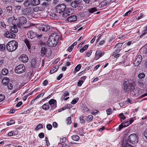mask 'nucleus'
<instances>
[{"mask_svg":"<svg viewBox=\"0 0 147 147\" xmlns=\"http://www.w3.org/2000/svg\"><path fill=\"white\" fill-rule=\"evenodd\" d=\"M81 68V65L80 64L78 65L75 68V70L74 71V73L75 74L77 71H78Z\"/></svg>","mask_w":147,"mask_h":147,"instance_id":"obj_30","label":"nucleus"},{"mask_svg":"<svg viewBox=\"0 0 147 147\" xmlns=\"http://www.w3.org/2000/svg\"><path fill=\"white\" fill-rule=\"evenodd\" d=\"M7 85L8 88L9 89L11 90L12 89L13 85L11 84H7Z\"/></svg>","mask_w":147,"mask_h":147,"instance_id":"obj_57","label":"nucleus"},{"mask_svg":"<svg viewBox=\"0 0 147 147\" xmlns=\"http://www.w3.org/2000/svg\"><path fill=\"white\" fill-rule=\"evenodd\" d=\"M57 42L53 37H49L47 42V44L49 46L53 47L55 46L56 45Z\"/></svg>","mask_w":147,"mask_h":147,"instance_id":"obj_6","label":"nucleus"},{"mask_svg":"<svg viewBox=\"0 0 147 147\" xmlns=\"http://www.w3.org/2000/svg\"><path fill=\"white\" fill-rule=\"evenodd\" d=\"M78 4L79 3L78 2V1H73L71 3V5L72 7L76 8L77 6H78Z\"/></svg>","mask_w":147,"mask_h":147,"instance_id":"obj_22","label":"nucleus"},{"mask_svg":"<svg viewBox=\"0 0 147 147\" xmlns=\"http://www.w3.org/2000/svg\"><path fill=\"white\" fill-rule=\"evenodd\" d=\"M127 141L132 144L138 142V140L136 134H133L130 135L128 138Z\"/></svg>","mask_w":147,"mask_h":147,"instance_id":"obj_2","label":"nucleus"},{"mask_svg":"<svg viewBox=\"0 0 147 147\" xmlns=\"http://www.w3.org/2000/svg\"><path fill=\"white\" fill-rule=\"evenodd\" d=\"M44 9L42 7H34L33 9V10L35 12H38L40 11H42Z\"/></svg>","mask_w":147,"mask_h":147,"instance_id":"obj_16","label":"nucleus"},{"mask_svg":"<svg viewBox=\"0 0 147 147\" xmlns=\"http://www.w3.org/2000/svg\"><path fill=\"white\" fill-rule=\"evenodd\" d=\"M38 28L40 30L46 32L50 29V27L47 25H41L39 26Z\"/></svg>","mask_w":147,"mask_h":147,"instance_id":"obj_7","label":"nucleus"},{"mask_svg":"<svg viewBox=\"0 0 147 147\" xmlns=\"http://www.w3.org/2000/svg\"><path fill=\"white\" fill-rule=\"evenodd\" d=\"M46 48L45 47H42L41 48V55L42 56H44L45 54V51H46Z\"/></svg>","mask_w":147,"mask_h":147,"instance_id":"obj_23","label":"nucleus"},{"mask_svg":"<svg viewBox=\"0 0 147 147\" xmlns=\"http://www.w3.org/2000/svg\"><path fill=\"white\" fill-rule=\"evenodd\" d=\"M52 127V126L51 124H48L47 125V128L48 130H51Z\"/></svg>","mask_w":147,"mask_h":147,"instance_id":"obj_53","label":"nucleus"},{"mask_svg":"<svg viewBox=\"0 0 147 147\" xmlns=\"http://www.w3.org/2000/svg\"><path fill=\"white\" fill-rule=\"evenodd\" d=\"M11 37H16V35L13 33H16L18 31V29L17 28L16 25H13V26H11Z\"/></svg>","mask_w":147,"mask_h":147,"instance_id":"obj_8","label":"nucleus"},{"mask_svg":"<svg viewBox=\"0 0 147 147\" xmlns=\"http://www.w3.org/2000/svg\"><path fill=\"white\" fill-rule=\"evenodd\" d=\"M93 119V116L92 115L88 116L86 118V120L87 121H91Z\"/></svg>","mask_w":147,"mask_h":147,"instance_id":"obj_41","label":"nucleus"},{"mask_svg":"<svg viewBox=\"0 0 147 147\" xmlns=\"http://www.w3.org/2000/svg\"><path fill=\"white\" fill-rule=\"evenodd\" d=\"M42 108L43 109L48 110L49 109V104L47 103L43 105L42 106Z\"/></svg>","mask_w":147,"mask_h":147,"instance_id":"obj_32","label":"nucleus"},{"mask_svg":"<svg viewBox=\"0 0 147 147\" xmlns=\"http://www.w3.org/2000/svg\"><path fill=\"white\" fill-rule=\"evenodd\" d=\"M74 48V46L72 45L70 46L68 48V50L69 52H71Z\"/></svg>","mask_w":147,"mask_h":147,"instance_id":"obj_60","label":"nucleus"},{"mask_svg":"<svg viewBox=\"0 0 147 147\" xmlns=\"http://www.w3.org/2000/svg\"><path fill=\"white\" fill-rule=\"evenodd\" d=\"M58 67V66H56L52 68L50 71L51 74H52L56 72L57 70Z\"/></svg>","mask_w":147,"mask_h":147,"instance_id":"obj_26","label":"nucleus"},{"mask_svg":"<svg viewBox=\"0 0 147 147\" xmlns=\"http://www.w3.org/2000/svg\"><path fill=\"white\" fill-rule=\"evenodd\" d=\"M1 73L2 75L5 76L7 74H8V71L7 69L4 68L2 70Z\"/></svg>","mask_w":147,"mask_h":147,"instance_id":"obj_27","label":"nucleus"},{"mask_svg":"<svg viewBox=\"0 0 147 147\" xmlns=\"http://www.w3.org/2000/svg\"><path fill=\"white\" fill-rule=\"evenodd\" d=\"M15 123V121H14L13 120H10L7 123V126H9Z\"/></svg>","mask_w":147,"mask_h":147,"instance_id":"obj_42","label":"nucleus"},{"mask_svg":"<svg viewBox=\"0 0 147 147\" xmlns=\"http://www.w3.org/2000/svg\"><path fill=\"white\" fill-rule=\"evenodd\" d=\"M5 45L4 44H0V50L3 51L5 50Z\"/></svg>","mask_w":147,"mask_h":147,"instance_id":"obj_38","label":"nucleus"},{"mask_svg":"<svg viewBox=\"0 0 147 147\" xmlns=\"http://www.w3.org/2000/svg\"><path fill=\"white\" fill-rule=\"evenodd\" d=\"M83 82V80H80L79 81V82H78V86H81L82 83Z\"/></svg>","mask_w":147,"mask_h":147,"instance_id":"obj_64","label":"nucleus"},{"mask_svg":"<svg viewBox=\"0 0 147 147\" xmlns=\"http://www.w3.org/2000/svg\"><path fill=\"white\" fill-rule=\"evenodd\" d=\"M40 3L39 0H34L32 2V4L33 5H38Z\"/></svg>","mask_w":147,"mask_h":147,"instance_id":"obj_28","label":"nucleus"},{"mask_svg":"<svg viewBox=\"0 0 147 147\" xmlns=\"http://www.w3.org/2000/svg\"><path fill=\"white\" fill-rule=\"evenodd\" d=\"M106 112H107V114L108 115H110V114H111V113L112 112V109H111L110 108L108 109H107L106 110Z\"/></svg>","mask_w":147,"mask_h":147,"instance_id":"obj_46","label":"nucleus"},{"mask_svg":"<svg viewBox=\"0 0 147 147\" xmlns=\"http://www.w3.org/2000/svg\"><path fill=\"white\" fill-rule=\"evenodd\" d=\"M44 94V93L42 92L37 95L35 98V99H36L40 97L41 96H42Z\"/></svg>","mask_w":147,"mask_h":147,"instance_id":"obj_51","label":"nucleus"},{"mask_svg":"<svg viewBox=\"0 0 147 147\" xmlns=\"http://www.w3.org/2000/svg\"><path fill=\"white\" fill-rule=\"evenodd\" d=\"M72 138L74 141H78L79 139V137L76 135H74L72 136Z\"/></svg>","mask_w":147,"mask_h":147,"instance_id":"obj_29","label":"nucleus"},{"mask_svg":"<svg viewBox=\"0 0 147 147\" xmlns=\"http://www.w3.org/2000/svg\"><path fill=\"white\" fill-rule=\"evenodd\" d=\"M135 84L134 82H132L131 84V89L130 90H132L133 89H136L135 87Z\"/></svg>","mask_w":147,"mask_h":147,"instance_id":"obj_47","label":"nucleus"},{"mask_svg":"<svg viewBox=\"0 0 147 147\" xmlns=\"http://www.w3.org/2000/svg\"><path fill=\"white\" fill-rule=\"evenodd\" d=\"M24 42L26 44L28 48L30 49V42L27 39H26L24 40Z\"/></svg>","mask_w":147,"mask_h":147,"instance_id":"obj_33","label":"nucleus"},{"mask_svg":"<svg viewBox=\"0 0 147 147\" xmlns=\"http://www.w3.org/2000/svg\"><path fill=\"white\" fill-rule=\"evenodd\" d=\"M38 136L40 138H42L44 137V135L43 133H40L39 135Z\"/></svg>","mask_w":147,"mask_h":147,"instance_id":"obj_63","label":"nucleus"},{"mask_svg":"<svg viewBox=\"0 0 147 147\" xmlns=\"http://www.w3.org/2000/svg\"><path fill=\"white\" fill-rule=\"evenodd\" d=\"M97 11V9L96 7L92 8L90 9L88 11L91 13H93Z\"/></svg>","mask_w":147,"mask_h":147,"instance_id":"obj_39","label":"nucleus"},{"mask_svg":"<svg viewBox=\"0 0 147 147\" xmlns=\"http://www.w3.org/2000/svg\"><path fill=\"white\" fill-rule=\"evenodd\" d=\"M43 128L42 125L41 124H39L36 127V128L35 129L37 131L41 128Z\"/></svg>","mask_w":147,"mask_h":147,"instance_id":"obj_40","label":"nucleus"},{"mask_svg":"<svg viewBox=\"0 0 147 147\" xmlns=\"http://www.w3.org/2000/svg\"><path fill=\"white\" fill-rule=\"evenodd\" d=\"M4 59L3 58H0V67H2L4 64Z\"/></svg>","mask_w":147,"mask_h":147,"instance_id":"obj_43","label":"nucleus"},{"mask_svg":"<svg viewBox=\"0 0 147 147\" xmlns=\"http://www.w3.org/2000/svg\"><path fill=\"white\" fill-rule=\"evenodd\" d=\"M5 98V96L3 94H0V102L3 101Z\"/></svg>","mask_w":147,"mask_h":147,"instance_id":"obj_49","label":"nucleus"},{"mask_svg":"<svg viewBox=\"0 0 147 147\" xmlns=\"http://www.w3.org/2000/svg\"><path fill=\"white\" fill-rule=\"evenodd\" d=\"M56 13H57L56 12ZM57 13H51L50 14V15L51 16L54 17V18H56L57 16Z\"/></svg>","mask_w":147,"mask_h":147,"instance_id":"obj_55","label":"nucleus"},{"mask_svg":"<svg viewBox=\"0 0 147 147\" xmlns=\"http://www.w3.org/2000/svg\"><path fill=\"white\" fill-rule=\"evenodd\" d=\"M78 98H77L76 99H74V100H72L71 103L72 104L74 105V104H75L78 101Z\"/></svg>","mask_w":147,"mask_h":147,"instance_id":"obj_50","label":"nucleus"},{"mask_svg":"<svg viewBox=\"0 0 147 147\" xmlns=\"http://www.w3.org/2000/svg\"><path fill=\"white\" fill-rule=\"evenodd\" d=\"M25 71V67L24 65L20 64L15 67V71L18 74L24 72Z\"/></svg>","mask_w":147,"mask_h":147,"instance_id":"obj_3","label":"nucleus"},{"mask_svg":"<svg viewBox=\"0 0 147 147\" xmlns=\"http://www.w3.org/2000/svg\"><path fill=\"white\" fill-rule=\"evenodd\" d=\"M92 53V51H88V52H87L86 53V56H87L88 57H89L91 55Z\"/></svg>","mask_w":147,"mask_h":147,"instance_id":"obj_62","label":"nucleus"},{"mask_svg":"<svg viewBox=\"0 0 147 147\" xmlns=\"http://www.w3.org/2000/svg\"><path fill=\"white\" fill-rule=\"evenodd\" d=\"M119 117L121 119L124 120L125 119V117L123 113H121L119 115Z\"/></svg>","mask_w":147,"mask_h":147,"instance_id":"obj_44","label":"nucleus"},{"mask_svg":"<svg viewBox=\"0 0 147 147\" xmlns=\"http://www.w3.org/2000/svg\"><path fill=\"white\" fill-rule=\"evenodd\" d=\"M9 79L8 78L5 77L2 81L3 84L6 85L8 84V83L9 81Z\"/></svg>","mask_w":147,"mask_h":147,"instance_id":"obj_19","label":"nucleus"},{"mask_svg":"<svg viewBox=\"0 0 147 147\" xmlns=\"http://www.w3.org/2000/svg\"><path fill=\"white\" fill-rule=\"evenodd\" d=\"M142 136L144 138L147 140V129L144 130L142 133Z\"/></svg>","mask_w":147,"mask_h":147,"instance_id":"obj_35","label":"nucleus"},{"mask_svg":"<svg viewBox=\"0 0 147 147\" xmlns=\"http://www.w3.org/2000/svg\"><path fill=\"white\" fill-rule=\"evenodd\" d=\"M19 58L20 60L24 63H26L28 61V57L27 55L24 54L21 55Z\"/></svg>","mask_w":147,"mask_h":147,"instance_id":"obj_9","label":"nucleus"},{"mask_svg":"<svg viewBox=\"0 0 147 147\" xmlns=\"http://www.w3.org/2000/svg\"><path fill=\"white\" fill-rule=\"evenodd\" d=\"M65 5L63 4H60L57 5L56 7V11L57 13H60L63 12L65 9Z\"/></svg>","mask_w":147,"mask_h":147,"instance_id":"obj_4","label":"nucleus"},{"mask_svg":"<svg viewBox=\"0 0 147 147\" xmlns=\"http://www.w3.org/2000/svg\"><path fill=\"white\" fill-rule=\"evenodd\" d=\"M57 36H61L60 34L57 31L54 32L53 33L51 34L49 37H56Z\"/></svg>","mask_w":147,"mask_h":147,"instance_id":"obj_20","label":"nucleus"},{"mask_svg":"<svg viewBox=\"0 0 147 147\" xmlns=\"http://www.w3.org/2000/svg\"><path fill=\"white\" fill-rule=\"evenodd\" d=\"M5 9L7 13L11 14L13 13L12 8L11 6H8L5 8Z\"/></svg>","mask_w":147,"mask_h":147,"instance_id":"obj_18","label":"nucleus"},{"mask_svg":"<svg viewBox=\"0 0 147 147\" xmlns=\"http://www.w3.org/2000/svg\"><path fill=\"white\" fill-rule=\"evenodd\" d=\"M122 146L123 147H131V145L127 144L126 142V141H124V140L123 141L122 143Z\"/></svg>","mask_w":147,"mask_h":147,"instance_id":"obj_24","label":"nucleus"},{"mask_svg":"<svg viewBox=\"0 0 147 147\" xmlns=\"http://www.w3.org/2000/svg\"><path fill=\"white\" fill-rule=\"evenodd\" d=\"M122 44L121 43H119L115 45V48H120L122 46Z\"/></svg>","mask_w":147,"mask_h":147,"instance_id":"obj_45","label":"nucleus"},{"mask_svg":"<svg viewBox=\"0 0 147 147\" xmlns=\"http://www.w3.org/2000/svg\"><path fill=\"white\" fill-rule=\"evenodd\" d=\"M145 74L144 73H141L138 74V77L139 79H142L145 77Z\"/></svg>","mask_w":147,"mask_h":147,"instance_id":"obj_37","label":"nucleus"},{"mask_svg":"<svg viewBox=\"0 0 147 147\" xmlns=\"http://www.w3.org/2000/svg\"><path fill=\"white\" fill-rule=\"evenodd\" d=\"M27 35L28 37H36L37 34L35 32L31 30L28 32Z\"/></svg>","mask_w":147,"mask_h":147,"instance_id":"obj_14","label":"nucleus"},{"mask_svg":"<svg viewBox=\"0 0 147 147\" xmlns=\"http://www.w3.org/2000/svg\"><path fill=\"white\" fill-rule=\"evenodd\" d=\"M123 124H124V127H125L128 126L129 124H130V122H129V121H127L124 124L123 123Z\"/></svg>","mask_w":147,"mask_h":147,"instance_id":"obj_52","label":"nucleus"},{"mask_svg":"<svg viewBox=\"0 0 147 147\" xmlns=\"http://www.w3.org/2000/svg\"><path fill=\"white\" fill-rule=\"evenodd\" d=\"M104 53L100 50H97L96 53L95 59L97 60L102 55H103Z\"/></svg>","mask_w":147,"mask_h":147,"instance_id":"obj_11","label":"nucleus"},{"mask_svg":"<svg viewBox=\"0 0 147 147\" xmlns=\"http://www.w3.org/2000/svg\"><path fill=\"white\" fill-rule=\"evenodd\" d=\"M69 16L67 13L66 12H65V11L62 14V16L64 18H66L67 17V16Z\"/></svg>","mask_w":147,"mask_h":147,"instance_id":"obj_56","label":"nucleus"},{"mask_svg":"<svg viewBox=\"0 0 147 147\" xmlns=\"http://www.w3.org/2000/svg\"><path fill=\"white\" fill-rule=\"evenodd\" d=\"M144 30L143 31L142 34L140 37L141 36H143L144 35L147 34V26L144 27Z\"/></svg>","mask_w":147,"mask_h":147,"instance_id":"obj_36","label":"nucleus"},{"mask_svg":"<svg viewBox=\"0 0 147 147\" xmlns=\"http://www.w3.org/2000/svg\"><path fill=\"white\" fill-rule=\"evenodd\" d=\"M121 50V49H117L116 50H115L113 53V54L115 55L116 54H117L118 53H119L120 51Z\"/></svg>","mask_w":147,"mask_h":147,"instance_id":"obj_61","label":"nucleus"},{"mask_svg":"<svg viewBox=\"0 0 147 147\" xmlns=\"http://www.w3.org/2000/svg\"><path fill=\"white\" fill-rule=\"evenodd\" d=\"M131 91V93L134 95H135L138 93V90L136 89H133L132 90H130Z\"/></svg>","mask_w":147,"mask_h":147,"instance_id":"obj_31","label":"nucleus"},{"mask_svg":"<svg viewBox=\"0 0 147 147\" xmlns=\"http://www.w3.org/2000/svg\"><path fill=\"white\" fill-rule=\"evenodd\" d=\"M6 48L10 52L15 51L18 47V43L14 40L9 41L6 45Z\"/></svg>","mask_w":147,"mask_h":147,"instance_id":"obj_1","label":"nucleus"},{"mask_svg":"<svg viewBox=\"0 0 147 147\" xmlns=\"http://www.w3.org/2000/svg\"><path fill=\"white\" fill-rule=\"evenodd\" d=\"M138 84L140 86L142 85L143 84V81L142 80H139L138 81Z\"/></svg>","mask_w":147,"mask_h":147,"instance_id":"obj_59","label":"nucleus"},{"mask_svg":"<svg viewBox=\"0 0 147 147\" xmlns=\"http://www.w3.org/2000/svg\"><path fill=\"white\" fill-rule=\"evenodd\" d=\"M27 22L26 19L24 16H22L19 18V22H18L17 25L18 27L20 28L22 25L24 24Z\"/></svg>","mask_w":147,"mask_h":147,"instance_id":"obj_5","label":"nucleus"},{"mask_svg":"<svg viewBox=\"0 0 147 147\" xmlns=\"http://www.w3.org/2000/svg\"><path fill=\"white\" fill-rule=\"evenodd\" d=\"M111 1L110 0H105L101 2V5L104 6L108 4Z\"/></svg>","mask_w":147,"mask_h":147,"instance_id":"obj_25","label":"nucleus"},{"mask_svg":"<svg viewBox=\"0 0 147 147\" xmlns=\"http://www.w3.org/2000/svg\"><path fill=\"white\" fill-rule=\"evenodd\" d=\"M77 20L76 16L75 15L71 16L68 17L67 19L68 21L69 22H73L76 21Z\"/></svg>","mask_w":147,"mask_h":147,"instance_id":"obj_13","label":"nucleus"},{"mask_svg":"<svg viewBox=\"0 0 147 147\" xmlns=\"http://www.w3.org/2000/svg\"><path fill=\"white\" fill-rule=\"evenodd\" d=\"M128 82L126 81H125L123 83L124 88L123 89L125 91H127L130 90V89L128 88Z\"/></svg>","mask_w":147,"mask_h":147,"instance_id":"obj_15","label":"nucleus"},{"mask_svg":"<svg viewBox=\"0 0 147 147\" xmlns=\"http://www.w3.org/2000/svg\"><path fill=\"white\" fill-rule=\"evenodd\" d=\"M88 47V45H85L84 47L80 49V52L81 53L83 52Z\"/></svg>","mask_w":147,"mask_h":147,"instance_id":"obj_34","label":"nucleus"},{"mask_svg":"<svg viewBox=\"0 0 147 147\" xmlns=\"http://www.w3.org/2000/svg\"><path fill=\"white\" fill-rule=\"evenodd\" d=\"M142 59V56L141 55H138L135 61V64L136 65H138L141 62Z\"/></svg>","mask_w":147,"mask_h":147,"instance_id":"obj_10","label":"nucleus"},{"mask_svg":"<svg viewBox=\"0 0 147 147\" xmlns=\"http://www.w3.org/2000/svg\"><path fill=\"white\" fill-rule=\"evenodd\" d=\"M49 103L50 105L52 106L53 108H55L56 107L57 102L55 100L52 99L49 101Z\"/></svg>","mask_w":147,"mask_h":147,"instance_id":"obj_12","label":"nucleus"},{"mask_svg":"<svg viewBox=\"0 0 147 147\" xmlns=\"http://www.w3.org/2000/svg\"><path fill=\"white\" fill-rule=\"evenodd\" d=\"M46 56L47 57H49L51 56V51L49 48H47L45 51Z\"/></svg>","mask_w":147,"mask_h":147,"instance_id":"obj_17","label":"nucleus"},{"mask_svg":"<svg viewBox=\"0 0 147 147\" xmlns=\"http://www.w3.org/2000/svg\"><path fill=\"white\" fill-rule=\"evenodd\" d=\"M65 12H66L68 16L71 15L74 13V11L73 9L71 8L68 9L67 10H65Z\"/></svg>","mask_w":147,"mask_h":147,"instance_id":"obj_21","label":"nucleus"},{"mask_svg":"<svg viewBox=\"0 0 147 147\" xmlns=\"http://www.w3.org/2000/svg\"><path fill=\"white\" fill-rule=\"evenodd\" d=\"M67 123L68 124H70L71 123V117H69L67 119Z\"/></svg>","mask_w":147,"mask_h":147,"instance_id":"obj_58","label":"nucleus"},{"mask_svg":"<svg viewBox=\"0 0 147 147\" xmlns=\"http://www.w3.org/2000/svg\"><path fill=\"white\" fill-rule=\"evenodd\" d=\"M30 3L29 1H26L25 2L24 5L25 7H28Z\"/></svg>","mask_w":147,"mask_h":147,"instance_id":"obj_48","label":"nucleus"},{"mask_svg":"<svg viewBox=\"0 0 147 147\" xmlns=\"http://www.w3.org/2000/svg\"><path fill=\"white\" fill-rule=\"evenodd\" d=\"M80 120L81 123H84V116H81L80 117Z\"/></svg>","mask_w":147,"mask_h":147,"instance_id":"obj_54","label":"nucleus"}]
</instances>
